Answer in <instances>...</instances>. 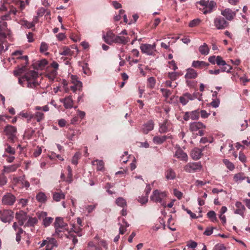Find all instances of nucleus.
Instances as JSON below:
<instances>
[{
	"mask_svg": "<svg viewBox=\"0 0 250 250\" xmlns=\"http://www.w3.org/2000/svg\"><path fill=\"white\" fill-rule=\"evenodd\" d=\"M65 194L62 191L59 192H55L53 193V199L56 202H59L62 199L65 198Z\"/></svg>",
	"mask_w": 250,
	"mask_h": 250,
	"instance_id": "nucleus-33",
	"label": "nucleus"
},
{
	"mask_svg": "<svg viewBox=\"0 0 250 250\" xmlns=\"http://www.w3.org/2000/svg\"><path fill=\"white\" fill-rule=\"evenodd\" d=\"M165 176L167 180H173L176 178V173L171 168H168L165 172Z\"/></svg>",
	"mask_w": 250,
	"mask_h": 250,
	"instance_id": "nucleus-34",
	"label": "nucleus"
},
{
	"mask_svg": "<svg viewBox=\"0 0 250 250\" xmlns=\"http://www.w3.org/2000/svg\"><path fill=\"white\" fill-rule=\"evenodd\" d=\"M93 165L97 166V170L98 171H104V162L103 160L96 159L92 162Z\"/></svg>",
	"mask_w": 250,
	"mask_h": 250,
	"instance_id": "nucleus-32",
	"label": "nucleus"
},
{
	"mask_svg": "<svg viewBox=\"0 0 250 250\" xmlns=\"http://www.w3.org/2000/svg\"><path fill=\"white\" fill-rule=\"evenodd\" d=\"M216 63L218 65H222V66H224L226 64V62L225 61H224L223 60L222 58L220 56H217V60H216Z\"/></svg>",
	"mask_w": 250,
	"mask_h": 250,
	"instance_id": "nucleus-59",
	"label": "nucleus"
},
{
	"mask_svg": "<svg viewBox=\"0 0 250 250\" xmlns=\"http://www.w3.org/2000/svg\"><path fill=\"white\" fill-rule=\"evenodd\" d=\"M16 218L18 221L19 225L21 226L27 219V213L23 210H20L16 213Z\"/></svg>",
	"mask_w": 250,
	"mask_h": 250,
	"instance_id": "nucleus-16",
	"label": "nucleus"
},
{
	"mask_svg": "<svg viewBox=\"0 0 250 250\" xmlns=\"http://www.w3.org/2000/svg\"><path fill=\"white\" fill-rule=\"evenodd\" d=\"M47 242L46 250H52L54 247L57 246V241L54 238H47Z\"/></svg>",
	"mask_w": 250,
	"mask_h": 250,
	"instance_id": "nucleus-29",
	"label": "nucleus"
},
{
	"mask_svg": "<svg viewBox=\"0 0 250 250\" xmlns=\"http://www.w3.org/2000/svg\"><path fill=\"white\" fill-rule=\"evenodd\" d=\"M18 23L28 29L32 28L35 30V23L34 22H30L24 19H21L18 21Z\"/></svg>",
	"mask_w": 250,
	"mask_h": 250,
	"instance_id": "nucleus-27",
	"label": "nucleus"
},
{
	"mask_svg": "<svg viewBox=\"0 0 250 250\" xmlns=\"http://www.w3.org/2000/svg\"><path fill=\"white\" fill-rule=\"evenodd\" d=\"M214 24L215 26L218 29H223L226 28L229 25L227 22L224 18L219 17L214 20Z\"/></svg>",
	"mask_w": 250,
	"mask_h": 250,
	"instance_id": "nucleus-14",
	"label": "nucleus"
},
{
	"mask_svg": "<svg viewBox=\"0 0 250 250\" xmlns=\"http://www.w3.org/2000/svg\"><path fill=\"white\" fill-rule=\"evenodd\" d=\"M68 174L66 179V182L68 183H71L72 181V170L70 166L67 167Z\"/></svg>",
	"mask_w": 250,
	"mask_h": 250,
	"instance_id": "nucleus-47",
	"label": "nucleus"
},
{
	"mask_svg": "<svg viewBox=\"0 0 250 250\" xmlns=\"http://www.w3.org/2000/svg\"><path fill=\"white\" fill-rule=\"evenodd\" d=\"M55 228V232L53 234L54 236L58 237H62V234H61L62 232L64 231L65 230H63L62 229L60 228L59 227H54Z\"/></svg>",
	"mask_w": 250,
	"mask_h": 250,
	"instance_id": "nucleus-57",
	"label": "nucleus"
},
{
	"mask_svg": "<svg viewBox=\"0 0 250 250\" xmlns=\"http://www.w3.org/2000/svg\"><path fill=\"white\" fill-rule=\"evenodd\" d=\"M197 244L196 242L192 241H190L188 242L187 247V249H189L190 248H192V250H195L194 249L197 247Z\"/></svg>",
	"mask_w": 250,
	"mask_h": 250,
	"instance_id": "nucleus-60",
	"label": "nucleus"
},
{
	"mask_svg": "<svg viewBox=\"0 0 250 250\" xmlns=\"http://www.w3.org/2000/svg\"><path fill=\"white\" fill-rule=\"evenodd\" d=\"M246 178L244 173L239 172L234 175L233 181L236 183H239L245 180Z\"/></svg>",
	"mask_w": 250,
	"mask_h": 250,
	"instance_id": "nucleus-35",
	"label": "nucleus"
},
{
	"mask_svg": "<svg viewBox=\"0 0 250 250\" xmlns=\"http://www.w3.org/2000/svg\"><path fill=\"white\" fill-rule=\"evenodd\" d=\"M160 91L162 92L163 96L165 97L167 99H168L169 96L171 94L172 92L171 90L165 89V88H161Z\"/></svg>",
	"mask_w": 250,
	"mask_h": 250,
	"instance_id": "nucleus-53",
	"label": "nucleus"
},
{
	"mask_svg": "<svg viewBox=\"0 0 250 250\" xmlns=\"http://www.w3.org/2000/svg\"><path fill=\"white\" fill-rule=\"evenodd\" d=\"M199 114L201 115V118L203 119L207 118L210 115V113H207V112L206 110L200 109Z\"/></svg>",
	"mask_w": 250,
	"mask_h": 250,
	"instance_id": "nucleus-62",
	"label": "nucleus"
},
{
	"mask_svg": "<svg viewBox=\"0 0 250 250\" xmlns=\"http://www.w3.org/2000/svg\"><path fill=\"white\" fill-rule=\"evenodd\" d=\"M4 150L5 152L11 155L15 154L16 152L15 149L13 147H12L8 144L5 145Z\"/></svg>",
	"mask_w": 250,
	"mask_h": 250,
	"instance_id": "nucleus-46",
	"label": "nucleus"
},
{
	"mask_svg": "<svg viewBox=\"0 0 250 250\" xmlns=\"http://www.w3.org/2000/svg\"><path fill=\"white\" fill-rule=\"evenodd\" d=\"M174 156L181 161L186 162L188 161V155L181 148H178L176 150Z\"/></svg>",
	"mask_w": 250,
	"mask_h": 250,
	"instance_id": "nucleus-21",
	"label": "nucleus"
},
{
	"mask_svg": "<svg viewBox=\"0 0 250 250\" xmlns=\"http://www.w3.org/2000/svg\"><path fill=\"white\" fill-rule=\"evenodd\" d=\"M4 132L7 137V140L12 143H14L17 139V128L11 125H7L4 129Z\"/></svg>",
	"mask_w": 250,
	"mask_h": 250,
	"instance_id": "nucleus-6",
	"label": "nucleus"
},
{
	"mask_svg": "<svg viewBox=\"0 0 250 250\" xmlns=\"http://www.w3.org/2000/svg\"><path fill=\"white\" fill-rule=\"evenodd\" d=\"M11 32L5 21L0 22V54L8 49L9 44L7 39L10 40Z\"/></svg>",
	"mask_w": 250,
	"mask_h": 250,
	"instance_id": "nucleus-2",
	"label": "nucleus"
},
{
	"mask_svg": "<svg viewBox=\"0 0 250 250\" xmlns=\"http://www.w3.org/2000/svg\"><path fill=\"white\" fill-rule=\"evenodd\" d=\"M209 64L204 61H193L191 66L198 69H207Z\"/></svg>",
	"mask_w": 250,
	"mask_h": 250,
	"instance_id": "nucleus-17",
	"label": "nucleus"
},
{
	"mask_svg": "<svg viewBox=\"0 0 250 250\" xmlns=\"http://www.w3.org/2000/svg\"><path fill=\"white\" fill-rule=\"evenodd\" d=\"M193 99V97L189 93H186L179 98L180 102L183 105H186L189 100Z\"/></svg>",
	"mask_w": 250,
	"mask_h": 250,
	"instance_id": "nucleus-26",
	"label": "nucleus"
},
{
	"mask_svg": "<svg viewBox=\"0 0 250 250\" xmlns=\"http://www.w3.org/2000/svg\"><path fill=\"white\" fill-rule=\"evenodd\" d=\"M159 126V132L161 133H166L169 130L170 123L167 120H166L162 124H160Z\"/></svg>",
	"mask_w": 250,
	"mask_h": 250,
	"instance_id": "nucleus-25",
	"label": "nucleus"
},
{
	"mask_svg": "<svg viewBox=\"0 0 250 250\" xmlns=\"http://www.w3.org/2000/svg\"><path fill=\"white\" fill-rule=\"evenodd\" d=\"M167 196L166 191H161L158 189L153 191L150 196V200L155 203H161Z\"/></svg>",
	"mask_w": 250,
	"mask_h": 250,
	"instance_id": "nucleus-9",
	"label": "nucleus"
},
{
	"mask_svg": "<svg viewBox=\"0 0 250 250\" xmlns=\"http://www.w3.org/2000/svg\"><path fill=\"white\" fill-rule=\"evenodd\" d=\"M11 184L13 189H18L20 190L24 188L27 189L30 187V183L26 180L24 175L19 177L13 176L11 180Z\"/></svg>",
	"mask_w": 250,
	"mask_h": 250,
	"instance_id": "nucleus-3",
	"label": "nucleus"
},
{
	"mask_svg": "<svg viewBox=\"0 0 250 250\" xmlns=\"http://www.w3.org/2000/svg\"><path fill=\"white\" fill-rule=\"evenodd\" d=\"M31 0H14L12 4L8 8L0 7V11L3 12L1 19L3 21L15 19L18 22L20 19H23L24 14L22 10L28 5Z\"/></svg>",
	"mask_w": 250,
	"mask_h": 250,
	"instance_id": "nucleus-1",
	"label": "nucleus"
},
{
	"mask_svg": "<svg viewBox=\"0 0 250 250\" xmlns=\"http://www.w3.org/2000/svg\"><path fill=\"white\" fill-rule=\"evenodd\" d=\"M154 125V122L152 120L148 121L143 125L141 131L143 133L147 134L149 131L153 129Z\"/></svg>",
	"mask_w": 250,
	"mask_h": 250,
	"instance_id": "nucleus-19",
	"label": "nucleus"
},
{
	"mask_svg": "<svg viewBox=\"0 0 250 250\" xmlns=\"http://www.w3.org/2000/svg\"><path fill=\"white\" fill-rule=\"evenodd\" d=\"M1 201L4 205L12 206L16 201V197L11 193H6L3 196Z\"/></svg>",
	"mask_w": 250,
	"mask_h": 250,
	"instance_id": "nucleus-13",
	"label": "nucleus"
},
{
	"mask_svg": "<svg viewBox=\"0 0 250 250\" xmlns=\"http://www.w3.org/2000/svg\"><path fill=\"white\" fill-rule=\"evenodd\" d=\"M156 84V79L153 77H151L148 78L147 81V87L153 89L154 88Z\"/></svg>",
	"mask_w": 250,
	"mask_h": 250,
	"instance_id": "nucleus-40",
	"label": "nucleus"
},
{
	"mask_svg": "<svg viewBox=\"0 0 250 250\" xmlns=\"http://www.w3.org/2000/svg\"><path fill=\"white\" fill-rule=\"evenodd\" d=\"M198 74L196 70L193 68H189L187 69V73L185 76L186 79H193L197 78Z\"/></svg>",
	"mask_w": 250,
	"mask_h": 250,
	"instance_id": "nucleus-28",
	"label": "nucleus"
},
{
	"mask_svg": "<svg viewBox=\"0 0 250 250\" xmlns=\"http://www.w3.org/2000/svg\"><path fill=\"white\" fill-rule=\"evenodd\" d=\"M34 115L33 119H35L38 122H40L44 118V114L41 112H37L35 114H32Z\"/></svg>",
	"mask_w": 250,
	"mask_h": 250,
	"instance_id": "nucleus-48",
	"label": "nucleus"
},
{
	"mask_svg": "<svg viewBox=\"0 0 250 250\" xmlns=\"http://www.w3.org/2000/svg\"><path fill=\"white\" fill-rule=\"evenodd\" d=\"M223 162L227 167L230 170H232L234 168V165L228 160L224 159Z\"/></svg>",
	"mask_w": 250,
	"mask_h": 250,
	"instance_id": "nucleus-52",
	"label": "nucleus"
},
{
	"mask_svg": "<svg viewBox=\"0 0 250 250\" xmlns=\"http://www.w3.org/2000/svg\"><path fill=\"white\" fill-rule=\"evenodd\" d=\"M38 222V220L35 217H30L25 224L26 226H34Z\"/></svg>",
	"mask_w": 250,
	"mask_h": 250,
	"instance_id": "nucleus-50",
	"label": "nucleus"
},
{
	"mask_svg": "<svg viewBox=\"0 0 250 250\" xmlns=\"http://www.w3.org/2000/svg\"><path fill=\"white\" fill-rule=\"evenodd\" d=\"M128 41V38H126L124 36H116L114 43L125 45Z\"/></svg>",
	"mask_w": 250,
	"mask_h": 250,
	"instance_id": "nucleus-30",
	"label": "nucleus"
},
{
	"mask_svg": "<svg viewBox=\"0 0 250 250\" xmlns=\"http://www.w3.org/2000/svg\"><path fill=\"white\" fill-rule=\"evenodd\" d=\"M17 62L19 63V67L18 73H22L25 71L26 67L28 64V57L27 55L19 56L16 58Z\"/></svg>",
	"mask_w": 250,
	"mask_h": 250,
	"instance_id": "nucleus-10",
	"label": "nucleus"
},
{
	"mask_svg": "<svg viewBox=\"0 0 250 250\" xmlns=\"http://www.w3.org/2000/svg\"><path fill=\"white\" fill-rule=\"evenodd\" d=\"M14 212L11 210L3 209L0 210V219L4 223L10 222L14 217Z\"/></svg>",
	"mask_w": 250,
	"mask_h": 250,
	"instance_id": "nucleus-11",
	"label": "nucleus"
},
{
	"mask_svg": "<svg viewBox=\"0 0 250 250\" xmlns=\"http://www.w3.org/2000/svg\"><path fill=\"white\" fill-rule=\"evenodd\" d=\"M215 228L213 227H208L206 230L204 232V234L207 236H209L212 234L213 229Z\"/></svg>",
	"mask_w": 250,
	"mask_h": 250,
	"instance_id": "nucleus-63",
	"label": "nucleus"
},
{
	"mask_svg": "<svg viewBox=\"0 0 250 250\" xmlns=\"http://www.w3.org/2000/svg\"><path fill=\"white\" fill-rule=\"evenodd\" d=\"M204 147H203V149H200L197 147L194 148L191 151V157L193 160H197L199 159L201 156H202V151L204 149Z\"/></svg>",
	"mask_w": 250,
	"mask_h": 250,
	"instance_id": "nucleus-22",
	"label": "nucleus"
},
{
	"mask_svg": "<svg viewBox=\"0 0 250 250\" xmlns=\"http://www.w3.org/2000/svg\"><path fill=\"white\" fill-rule=\"evenodd\" d=\"M140 49L142 53L147 55H154L156 51V44L155 43L153 44L142 43L140 46Z\"/></svg>",
	"mask_w": 250,
	"mask_h": 250,
	"instance_id": "nucleus-8",
	"label": "nucleus"
},
{
	"mask_svg": "<svg viewBox=\"0 0 250 250\" xmlns=\"http://www.w3.org/2000/svg\"><path fill=\"white\" fill-rule=\"evenodd\" d=\"M169 138V136L164 135L162 136H155L153 138V141L154 143L157 144H161L164 143L167 139Z\"/></svg>",
	"mask_w": 250,
	"mask_h": 250,
	"instance_id": "nucleus-37",
	"label": "nucleus"
},
{
	"mask_svg": "<svg viewBox=\"0 0 250 250\" xmlns=\"http://www.w3.org/2000/svg\"><path fill=\"white\" fill-rule=\"evenodd\" d=\"M19 165L17 164H14L9 166H3V169L2 170V173H9L15 171L19 167Z\"/></svg>",
	"mask_w": 250,
	"mask_h": 250,
	"instance_id": "nucleus-24",
	"label": "nucleus"
},
{
	"mask_svg": "<svg viewBox=\"0 0 250 250\" xmlns=\"http://www.w3.org/2000/svg\"><path fill=\"white\" fill-rule=\"evenodd\" d=\"M190 119L192 120H198L200 117L199 109L190 112Z\"/></svg>",
	"mask_w": 250,
	"mask_h": 250,
	"instance_id": "nucleus-42",
	"label": "nucleus"
},
{
	"mask_svg": "<svg viewBox=\"0 0 250 250\" xmlns=\"http://www.w3.org/2000/svg\"><path fill=\"white\" fill-rule=\"evenodd\" d=\"M73 228L72 229H73V231L77 234V235L79 236H81L82 235V234L81 233L82 229L81 228V226H78L75 225H73Z\"/></svg>",
	"mask_w": 250,
	"mask_h": 250,
	"instance_id": "nucleus-56",
	"label": "nucleus"
},
{
	"mask_svg": "<svg viewBox=\"0 0 250 250\" xmlns=\"http://www.w3.org/2000/svg\"><path fill=\"white\" fill-rule=\"evenodd\" d=\"M207 216L208 218H209L212 222H218V220L216 216L215 212L211 210L208 212Z\"/></svg>",
	"mask_w": 250,
	"mask_h": 250,
	"instance_id": "nucleus-43",
	"label": "nucleus"
},
{
	"mask_svg": "<svg viewBox=\"0 0 250 250\" xmlns=\"http://www.w3.org/2000/svg\"><path fill=\"white\" fill-rule=\"evenodd\" d=\"M116 204L122 208L126 206V202L125 199L122 197H119L116 200Z\"/></svg>",
	"mask_w": 250,
	"mask_h": 250,
	"instance_id": "nucleus-45",
	"label": "nucleus"
},
{
	"mask_svg": "<svg viewBox=\"0 0 250 250\" xmlns=\"http://www.w3.org/2000/svg\"><path fill=\"white\" fill-rule=\"evenodd\" d=\"M182 75L181 72H169L167 74V78L171 81H174Z\"/></svg>",
	"mask_w": 250,
	"mask_h": 250,
	"instance_id": "nucleus-36",
	"label": "nucleus"
},
{
	"mask_svg": "<svg viewBox=\"0 0 250 250\" xmlns=\"http://www.w3.org/2000/svg\"><path fill=\"white\" fill-rule=\"evenodd\" d=\"M81 158V154L80 153L77 152L75 155L73 156L72 159V163L74 165H77L78 163V160Z\"/></svg>",
	"mask_w": 250,
	"mask_h": 250,
	"instance_id": "nucleus-55",
	"label": "nucleus"
},
{
	"mask_svg": "<svg viewBox=\"0 0 250 250\" xmlns=\"http://www.w3.org/2000/svg\"><path fill=\"white\" fill-rule=\"evenodd\" d=\"M213 250H226V247L223 244H218L215 246Z\"/></svg>",
	"mask_w": 250,
	"mask_h": 250,
	"instance_id": "nucleus-64",
	"label": "nucleus"
},
{
	"mask_svg": "<svg viewBox=\"0 0 250 250\" xmlns=\"http://www.w3.org/2000/svg\"><path fill=\"white\" fill-rule=\"evenodd\" d=\"M47 198L46 195L42 192H39L36 195L37 200L40 203H45L47 201Z\"/></svg>",
	"mask_w": 250,
	"mask_h": 250,
	"instance_id": "nucleus-38",
	"label": "nucleus"
},
{
	"mask_svg": "<svg viewBox=\"0 0 250 250\" xmlns=\"http://www.w3.org/2000/svg\"><path fill=\"white\" fill-rule=\"evenodd\" d=\"M53 218L51 217H47L42 221L43 225L45 227H48L53 222Z\"/></svg>",
	"mask_w": 250,
	"mask_h": 250,
	"instance_id": "nucleus-54",
	"label": "nucleus"
},
{
	"mask_svg": "<svg viewBox=\"0 0 250 250\" xmlns=\"http://www.w3.org/2000/svg\"><path fill=\"white\" fill-rule=\"evenodd\" d=\"M7 183V178L3 173L0 174V187L5 185Z\"/></svg>",
	"mask_w": 250,
	"mask_h": 250,
	"instance_id": "nucleus-51",
	"label": "nucleus"
},
{
	"mask_svg": "<svg viewBox=\"0 0 250 250\" xmlns=\"http://www.w3.org/2000/svg\"><path fill=\"white\" fill-rule=\"evenodd\" d=\"M199 3L202 6V7H200L199 9L204 14L212 12L216 5V3L213 0H201Z\"/></svg>",
	"mask_w": 250,
	"mask_h": 250,
	"instance_id": "nucleus-7",
	"label": "nucleus"
},
{
	"mask_svg": "<svg viewBox=\"0 0 250 250\" xmlns=\"http://www.w3.org/2000/svg\"><path fill=\"white\" fill-rule=\"evenodd\" d=\"M202 167L200 162L189 163L184 167V169L187 172L191 173L201 170Z\"/></svg>",
	"mask_w": 250,
	"mask_h": 250,
	"instance_id": "nucleus-12",
	"label": "nucleus"
},
{
	"mask_svg": "<svg viewBox=\"0 0 250 250\" xmlns=\"http://www.w3.org/2000/svg\"><path fill=\"white\" fill-rule=\"evenodd\" d=\"M61 102L63 103L65 108H71L73 107L74 101L71 96H69L64 99H61Z\"/></svg>",
	"mask_w": 250,
	"mask_h": 250,
	"instance_id": "nucleus-23",
	"label": "nucleus"
},
{
	"mask_svg": "<svg viewBox=\"0 0 250 250\" xmlns=\"http://www.w3.org/2000/svg\"><path fill=\"white\" fill-rule=\"evenodd\" d=\"M47 61L45 59H43L38 61L37 64L38 65L39 68L41 69H42L47 64Z\"/></svg>",
	"mask_w": 250,
	"mask_h": 250,
	"instance_id": "nucleus-58",
	"label": "nucleus"
},
{
	"mask_svg": "<svg viewBox=\"0 0 250 250\" xmlns=\"http://www.w3.org/2000/svg\"><path fill=\"white\" fill-rule=\"evenodd\" d=\"M221 14L225 17L228 20L231 21L235 17L236 12L233 11L229 8H226L221 11Z\"/></svg>",
	"mask_w": 250,
	"mask_h": 250,
	"instance_id": "nucleus-20",
	"label": "nucleus"
},
{
	"mask_svg": "<svg viewBox=\"0 0 250 250\" xmlns=\"http://www.w3.org/2000/svg\"><path fill=\"white\" fill-rule=\"evenodd\" d=\"M199 51L202 55H207L209 53V48L207 44L205 43L199 48Z\"/></svg>",
	"mask_w": 250,
	"mask_h": 250,
	"instance_id": "nucleus-41",
	"label": "nucleus"
},
{
	"mask_svg": "<svg viewBox=\"0 0 250 250\" xmlns=\"http://www.w3.org/2000/svg\"><path fill=\"white\" fill-rule=\"evenodd\" d=\"M54 227H59L63 230H68V225L65 223L63 218L61 217H57L54 223Z\"/></svg>",
	"mask_w": 250,
	"mask_h": 250,
	"instance_id": "nucleus-15",
	"label": "nucleus"
},
{
	"mask_svg": "<svg viewBox=\"0 0 250 250\" xmlns=\"http://www.w3.org/2000/svg\"><path fill=\"white\" fill-rule=\"evenodd\" d=\"M116 35L111 31H107L106 35H104L103 38L104 41L107 44L111 45L114 42Z\"/></svg>",
	"mask_w": 250,
	"mask_h": 250,
	"instance_id": "nucleus-18",
	"label": "nucleus"
},
{
	"mask_svg": "<svg viewBox=\"0 0 250 250\" xmlns=\"http://www.w3.org/2000/svg\"><path fill=\"white\" fill-rule=\"evenodd\" d=\"M201 22V20L199 19H194L189 22V23L188 24V26L190 27H196L200 24Z\"/></svg>",
	"mask_w": 250,
	"mask_h": 250,
	"instance_id": "nucleus-49",
	"label": "nucleus"
},
{
	"mask_svg": "<svg viewBox=\"0 0 250 250\" xmlns=\"http://www.w3.org/2000/svg\"><path fill=\"white\" fill-rule=\"evenodd\" d=\"M235 206L237 208L235 210V213L242 216L245 209L244 206L241 202H237L235 204Z\"/></svg>",
	"mask_w": 250,
	"mask_h": 250,
	"instance_id": "nucleus-31",
	"label": "nucleus"
},
{
	"mask_svg": "<svg viewBox=\"0 0 250 250\" xmlns=\"http://www.w3.org/2000/svg\"><path fill=\"white\" fill-rule=\"evenodd\" d=\"M74 52L67 46H64L62 48V51L60 53V54L64 56H71L73 55Z\"/></svg>",
	"mask_w": 250,
	"mask_h": 250,
	"instance_id": "nucleus-39",
	"label": "nucleus"
},
{
	"mask_svg": "<svg viewBox=\"0 0 250 250\" xmlns=\"http://www.w3.org/2000/svg\"><path fill=\"white\" fill-rule=\"evenodd\" d=\"M70 79L73 84H77V86L82 87V83L78 80V77L76 75H71Z\"/></svg>",
	"mask_w": 250,
	"mask_h": 250,
	"instance_id": "nucleus-44",
	"label": "nucleus"
},
{
	"mask_svg": "<svg viewBox=\"0 0 250 250\" xmlns=\"http://www.w3.org/2000/svg\"><path fill=\"white\" fill-rule=\"evenodd\" d=\"M231 69H232V67L226 63V65L222 66V67L220 70L222 72H226L227 73H229L230 72Z\"/></svg>",
	"mask_w": 250,
	"mask_h": 250,
	"instance_id": "nucleus-61",
	"label": "nucleus"
},
{
	"mask_svg": "<svg viewBox=\"0 0 250 250\" xmlns=\"http://www.w3.org/2000/svg\"><path fill=\"white\" fill-rule=\"evenodd\" d=\"M206 126L201 122H194L189 124V130L196 135L202 136L205 134Z\"/></svg>",
	"mask_w": 250,
	"mask_h": 250,
	"instance_id": "nucleus-5",
	"label": "nucleus"
},
{
	"mask_svg": "<svg viewBox=\"0 0 250 250\" xmlns=\"http://www.w3.org/2000/svg\"><path fill=\"white\" fill-rule=\"evenodd\" d=\"M38 77V73L34 70H31L25 74L23 76V79L24 81L27 82L28 87L34 88L39 85L38 83L36 81Z\"/></svg>",
	"mask_w": 250,
	"mask_h": 250,
	"instance_id": "nucleus-4",
	"label": "nucleus"
}]
</instances>
